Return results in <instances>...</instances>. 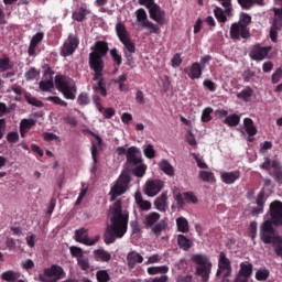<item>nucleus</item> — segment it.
Wrapping results in <instances>:
<instances>
[{"mask_svg": "<svg viewBox=\"0 0 282 282\" xmlns=\"http://www.w3.org/2000/svg\"><path fill=\"white\" fill-rule=\"evenodd\" d=\"M264 243H272L274 252L278 257L282 258V237L279 235L269 236V241L267 242L264 238H260Z\"/></svg>", "mask_w": 282, "mask_h": 282, "instance_id": "23", "label": "nucleus"}, {"mask_svg": "<svg viewBox=\"0 0 282 282\" xmlns=\"http://www.w3.org/2000/svg\"><path fill=\"white\" fill-rule=\"evenodd\" d=\"M177 246L181 248V250H184V252H188L191 248L194 246L193 240L183 234H178L176 237Z\"/></svg>", "mask_w": 282, "mask_h": 282, "instance_id": "27", "label": "nucleus"}, {"mask_svg": "<svg viewBox=\"0 0 282 282\" xmlns=\"http://www.w3.org/2000/svg\"><path fill=\"white\" fill-rule=\"evenodd\" d=\"M21 276V273L14 271H7L1 274L2 281L17 282Z\"/></svg>", "mask_w": 282, "mask_h": 282, "instance_id": "40", "label": "nucleus"}, {"mask_svg": "<svg viewBox=\"0 0 282 282\" xmlns=\"http://www.w3.org/2000/svg\"><path fill=\"white\" fill-rule=\"evenodd\" d=\"M143 154L148 160H153L155 158V149H153V145L148 144L143 148Z\"/></svg>", "mask_w": 282, "mask_h": 282, "instance_id": "57", "label": "nucleus"}, {"mask_svg": "<svg viewBox=\"0 0 282 282\" xmlns=\"http://www.w3.org/2000/svg\"><path fill=\"white\" fill-rule=\"evenodd\" d=\"M223 122L228 127H237L239 122H241V117H239V115L237 113H234V115L227 116Z\"/></svg>", "mask_w": 282, "mask_h": 282, "instance_id": "39", "label": "nucleus"}, {"mask_svg": "<svg viewBox=\"0 0 282 282\" xmlns=\"http://www.w3.org/2000/svg\"><path fill=\"white\" fill-rule=\"evenodd\" d=\"M77 265H79L80 270L84 272H89L91 270V264L89 263V258L87 256H83L77 260Z\"/></svg>", "mask_w": 282, "mask_h": 282, "instance_id": "43", "label": "nucleus"}, {"mask_svg": "<svg viewBox=\"0 0 282 282\" xmlns=\"http://www.w3.org/2000/svg\"><path fill=\"white\" fill-rule=\"evenodd\" d=\"M249 237L254 241L257 239V221H251L249 226Z\"/></svg>", "mask_w": 282, "mask_h": 282, "instance_id": "63", "label": "nucleus"}, {"mask_svg": "<svg viewBox=\"0 0 282 282\" xmlns=\"http://www.w3.org/2000/svg\"><path fill=\"white\" fill-rule=\"evenodd\" d=\"M160 214L158 212H152L148 215H145L143 224L145 228H153L160 221Z\"/></svg>", "mask_w": 282, "mask_h": 282, "instance_id": "30", "label": "nucleus"}, {"mask_svg": "<svg viewBox=\"0 0 282 282\" xmlns=\"http://www.w3.org/2000/svg\"><path fill=\"white\" fill-rule=\"evenodd\" d=\"M249 23H252V17L242 12L239 22L232 23L230 26V37L234 41H239V39H250V29H248Z\"/></svg>", "mask_w": 282, "mask_h": 282, "instance_id": "6", "label": "nucleus"}, {"mask_svg": "<svg viewBox=\"0 0 282 282\" xmlns=\"http://www.w3.org/2000/svg\"><path fill=\"white\" fill-rule=\"evenodd\" d=\"M78 45H80V40L78 39V35L69 33L61 47L59 55L64 58L74 55V52L78 50Z\"/></svg>", "mask_w": 282, "mask_h": 282, "instance_id": "12", "label": "nucleus"}, {"mask_svg": "<svg viewBox=\"0 0 282 282\" xmlns=\"http://www.w3.org/2000/svg\"><path fill=\"white\" fill-rule=\"evenodd\" d=\"M162 188H164V182L161 180H152L147 182L144 193L148 197H155Z\"/></svg>", "mask_w": 282, "mask_h": 282, "instance_id": "19", "label": "nucleus"}, {"mask_svg": "<svg viewBox=\"0 0 282 282\" xmlns=\"http://www.w3.org/2000/svg\"><path fill=\"white\" fill-rule=\"evenodd\" d=\"M270 52H272V46H261V44H256L251 47V51L249 52V57L251 58V61H265Z\"/></svg>", "mask_w": 282, "mask_h": 282, "instance_id": "15", "label": "nucleus"}, {"mask_svg": "<svg viewBox=\"0 0 282 282\" xmlns=\"http://www.w3.org/2000/svg\"><path fill=\"white\" fill-rule=\"evenodd\" d=\"M91 100L89 99V94L87 93H80L77 97V104L80 105V107H86V105H89Z\"/></svg>", "mask_w": 282, "mask_h": 282, "instance_id": "52", "label": "nucleus"}, {"mask_svg": "<svg viewBox=\"0 0 282 282\" xmlns=\"http://www.w3.org/2000/svg\"><path fill=\"white\" fill-rule=\"evenodd\" d=\"M183 197L188 204H197L198 202L197 196L193 192L183 193Z\"/></svg>", "mask_w": 282, "mask_h": 282, "instance_id": "61", "label": "nucleus"}, {"mask_svg": "<svg viewBox=\"0 0 282 282\" xmlns=\"http://www.w3.org/2000/svg\"><path fill=\"white\" fill-rule=\"evenodd\" d=\"M268 279H270V270H268L267 268H260L256 272L257 281H268Z\"/></svg>", "mask_w": 282, "mask_h": 282, "instance_id": "44", "label": "nucleus"}, {"mask_svg": "<svg viewBox=\"0 0 282 282\" xmlns=\"http://www.w3.org/2000/svg\"><path fill=\"white\" fill-rule=\"evenodd\" d=\"M109 52V44L105 41H97L95 43V51L89 53L88 65L93 72H96V76H101V72H105V59Z\"/></svg>", "mask_w": 282, "mask_h": 282, "instance_id": "3", "label": "nucleus"}, {"mask_svg": "<svg viewBox=\"0 0 282 282\" xmlns=\"http://www.w3.org/2000/svg\"><path fill=\"white\" fill-rule=\"evenodd\" d=\"M93 80L97 82V84L93 86L94 91L100 94L102 98H107V83H105V78H102V72L99 76L94 72Z\"/></svg>", "mask_w": 282, "mask_h": 282, "instance_id": "20", "label": "nucleus"}, {"mask_svg": "<svg viewBox=\"0 0 282 282\" xmlns=\"http://www.w3.org/2000/svg\"><path fill=\"white\" fill-rule=\"evenodd\" d=\"M282 30V24H279L278 22H272V25L270 28L269 36L272 41V43H276L279 39V31Z\"/></svg>", "mask_w": 282, "mask_h": 282, "instance_id": "35", "label": "nucleus"}, {"mask_svg": "<svg viewBox=\"0 0 282 282\" xmlns=\"http://www.w3.org/2000/svg\"><path fill=\"white\" fill-rule=\"evenodd\" d=\"M43 39H45L44 32H37L35 35H33L28 48L29 56H36V48L39 47V45H41Z\"/></svg>", "mask_w": 282, "mask_h": 282, "instance_id": "21", "label": "nucleus"}, {"mask_svg": "<svg viewBox=\"0 0 282 282\" xmlns=\"http://www.w3.org/2000/svg\"><path fill=\"white\" fill-rule=\"evenodd\" d=\"M75 240L77 243H84V246H96L97 241H100V236L90 239L87 229L80 228L75 230Z\"/></svg>", "mask_w": 282, "mask_h": 282, "instance_id": "17", "label": "nucleus"}, {"mask_svg": "<svg viewBox=\"0 0 282 282\" xmlns=\"http://www.w3.org/2000/svg\"><path fill=\"white\" fill-rule=\"evenodd\" d=\"M67 276L65 269L58 264H52L45 268L42 273H39L37 280L40 282H58Z\"/></svg>", "mask_w": 282, "mask_h": 282, "instance_id": "9", "label": "nucleus"}, {"mask_svg": "<svg viewBox=\"0 0 282 282\" xmlns=\"http://www.w3.org/2000/svg\"><path fill=\"white\" fill-rule=\"evenodd\" d=\"M182 63H184V59L182 58V54L176 53L171 59V65L174 69H177V67L182 66Z\"/></svg>", "mask_w": 282, "mask_h": 282, "instance_id": "53", "label": "nucleus"}, {"mask_svg": "<svg viewBox=\"0 0 282 282\" xmlns=\"http://www.w3.org/2000/svg\"><path fill=\"white\" fill-rule=\"evenodd\" d=\"M270 219L264 220L260 227V238H263L264 241L269 242L270 237L276 235L274 232V226H282V202L274 200L269 206Z\"/></svg>", "mask_w": 282, "mask_h": 282, "instance_id": "2", "label": "nucleus"}, {"mask_svg": "<svg viewBox=\"0 0 282 282\" xmlns=\"http://www.w3.org/2000/svg\"><path fill=\"white\" fill-rule=\"evenodd\" d=\"M218 268L220 270H228V269L232 268V265L230 264V259H228V257H226V252H224V251H221L219 253Z\"/></svg>", "mask_w": 282, "mask_h": 282, "instance_id": "37", "label": "nucleus"}, {"mask_svg": "<svg viewBox=\"0 0 282 282\" xmlns=\"http://www.w3.org/2000/svg\"><path fill=\"white\" fill-rule=\"evenodd\" d=\"M98 282H109L111 281V276H109V272L107 270H99L96 273Z\"/></svg>", "mask_w": 282, "mask_h": 282, "instance_id": "51", "label": "nucleus"}, {"mask_svg": "<svg viewBox=\"0 0 282 282\" xmlns=\"http://www.w3.org/2000/svg\"><path fill=\"white\" fill-rule=\"evenodd\" d=\"M131 183V176L128 173H122L117 180L116 184L110 189V202H116L120 195H124L129 191V184Z\"/></svg>", "mask_w": 282, "mask_h": 282, "instance_id": "10", "label": "nucleus"}, {"mask_svg": "<svg viewBox=\"0 0 282 282\" xmlns=\"http://www.w3.org/2000/svg\"><path fill=\"white\" fill-rule=\"evenodd\" d=\"M97 143L93 142L91 143V158H93V167H91V173H96L97 171V164H98V155H100V153L98 152V147H100V144H102V138H100V135L94 134Z\"/></svg>", "mask_w": 282, "mask_h": 282, "instance_id": "22", "label": "nucleus"}, {"mask_svg": "<svg viewBox=\"0 0 282 282\" xmlns=\"http://www.w3.org/2000/svg\"><path fill=\"white\" fill-rule=\"evenodd\" d=\"M169 199V195L166 193L161 194L154 202V206L156 210L161 213H166V200Z\"/></svg>", "mask_w": 282, "mask_h": 282, "instance_id": "32", "label": "nucleus"}, {"mask_svg": "<svg viewBox=\"0 0 282 282\" xmlns=\"http://www.w3.org/2000/svg\"><path fill=\"white\" fill-rule=\"evenodd\" d=\"M159 167L163 173H165V175H169L170 177H173V175H175V169L166 159L161 160V162L159 163Z\"/></svg>", "mask_w": 282, "mask_h": 282, "instance_id": "31", "label": "nucleus"}, {"mask_svg": "<svg viewBox=\"0 0 282 282\" xmlns=\"http://www.w3.org/2000/svg\"><path fill=\"white\" fill-rule=\"evenodd\" d=\"M127 261H128V268L130 270H133L137 263H143L144 257H142V254H140L137 251H130L127 256Z\"/></svg>", "mask_w": 282, "mask_h": 282, "instance_id": "26", "label": "nucleus"}, {"mask_svg": "<svg viewBox=\"0 0 282 282\" xmlns=\"http://www.w3.org/2000/svg\"><path fill=\"white\" fill-rule=\"evenodd\" d=\"M220 177L224 184H235L241 177V172L239 170L221 172Z\"/></svg>", "mask_w": 282, "mask_h": 282, "instance_id": "24", "label": "nucleus"}, {"mask_svg": "<svg viewBox=\"0 0 282 282\" xmlns=\"http://www.w3.org/2000/svg\"><path fill=\"white\" fill-rule=\"evenodd\" d=\"M214 15L217 21H219V23H226V21H228V18H226V13H224V9H221L220 7H216L214 9Z\"/></svg>", "mask_w": 282, "mask_h": 282, "instance_id": "48", "label": "nucleus"}, {"mask_svg": "<svg viewBox=\"0 0 282 282\" xmlns=\"http://www.w3.org/2000/svg\"><path fill=\"white\" fill-rule=\"evenodd\" d=\"M35 124H36V121H34V119H23L20 122V129L22 131L30 132V129H32V127H34Z\"/></svg>", "mask_w": 282, "mask_h": 282, "instance_id": "47", "label": "nucleus"}, {"mask_svg": "<svg viewBox=\"0 0 282 282\" xmlns=\"http://www.w3.org/2000/svg\"><path fill=\"white\" fill-rule=\"evenodd\" d=\"M108 217L110 225L104 234V241L107 246L116 243V239H122L129 230V210L122 209V200L118 199L109 207Z\"/></svg>", "mask_w": 282, "mask_h": 282, "instance_id": "1", "label": "nucleus"}, {"mask_svg": "<svg viewBox=\"0 0 282 282\" xmlns=\"http://www.w3.org/2000/svg\"><path fill=\"white\" fill-rule=\"evenodd\" d=\"M137 21L140 28H145L150 31V34H159L160 26L149 20V15H147V10L140 8L135 11Z\"/></svg>", "mask_w": 282, "mask_h": 282, "instance_id": "13", "label": "nucleus"}, {"mask_svg": "<svg viewBox=\"0 0 282 282\" xmlns=\"http://www.w3.org/2000/svg\"><path fill=\"white\" fill-rule=\"evenodd\" d=\"M93 257L95 261H100L101 263H109L111 261V253H109V251H105V249L94 250Z\"/></svg>", "mask_w": 282, "mask_h": 282, "instance_id": "28", "label": "nucleus"}, {"mask_svg": "<svg viewBox=\"0 0 282 282\" xmlns=\"http://www.w3.org/2000/svg\"><path fill=\"white\" fill-rule=\"evenodd\" d=\"M281 8H273L274 18L273 23H278L279 25H282V4H278Z\"/></svg>", "mask_w": 282, "mask_h": 282, "instance_id": "55", "label": "nucleus"}, {"mask_svg": "<svg viewBox=\"0 0 282 282\" xmlns=\"http://www.w3.org/2000/svg\"><path fill=\"white\" fill-rule=\"evenodd\" d=\"M12 69H14V62L10 59V56L0 57V73L4 74V72H12Z\"/></svg>", "mask_w": 282, "mask_h": 282, "instance_id": "29", "label": "nucleus"}, {"mask_svg": "<svg viewBox=\"0 0 282 282\" xmlns=\"http://www.w3.org/2000/svg\"><path fill=\"white\" fill-rule=\"evenodd\" d=\"M39 74H40L39 70H36V68L33 67L25 73V78L26 80H34V78H36Z\"/></svg>", "mask_w": 282, "mask_h": 282, "instance_id": "64", "label": "nucleus"}, {"mask_svg": "<svg viewBox=\"0 0 282 282\" xmlns=\"http://www.w3.org/2000/svg\"><path fill=\"white\" fill-rule=\"evenodd\" d=\"M145 8L149 10L150 19H152V21H155L158 25H164L166 11H164L160 4L155 3V0Z\"/></svg>", "mask_w": 282, "mask_h": 282, "instance_id": "14", "label": "nucleus"}, {"mask_svg": "<svg viewBox=\"0 0 282 282\" xmlns=\"http://www.w3.org/2000/svg\"><path fill=\"white\" fill-rule=\"evenodd\" d=\"M252 94H254V90L252 89V87L248 86L237 94V98H239L240 100H243V102H250V98H252Z\"/></svg>", "mask_w": 282, "mask_h": 282, "instance_id": "34", "label": "nucleus"}, {"mask_svg": "<svg viewBox=\"0 0 282 282\" xmlns=\"http://www.w3.org/2000/svg\"><path fill=\"white\" fill-rule=\"evenodd\" d=\"M110 56L117 67L122 65V55L118 54V48L110 50Z\"/></svg>", "mask_w": 282, "mask_h": 282, "instance_id": "49", "label": "nucleus"}, {"mask_svg": "<svg viewBox=\"0 0 282 282\" xmlns=\"http://www.w3.org/2000/svg\"><path fill=\"white\" fill-rule=\"evenodd\" d=\"M166 221L160 220L159 223L152 226V232H154L156 237H160V235H162V230H166Z\"/></svg>", "mask_w": 282, "mask_h": 282, "instance_id": "45", "label": "nucleus"}, {"mask_svg": "<svg viewBox=\"0 0 282 282\" xmlns=\"http://www.w3.org/2000/svg\"><path fill=\"white\" fill-rule=\"evenodd\" d=\"M184 74H186L191 80H199L202 74H204V68L202 67V64L194 62L184 68Z\"/></svg>", "mask_w": 282, "mask_h": 282, "instance_id": "18", "label": "nucleus"}, {"mask_svg": "<svg viewBox=\"0 0 282 282\" xmlns=\"http://www.w3.org/2000/svg\"><path fill=\"white\" fill-rule=\"evenodd\" d=\"M282 80V65L276 68L273 74L271 75V83L272 85H278Z\"/></svg>", "mask_w": 282, "mask_h": 282, "instance_id": "50", "label": "nucleus"}, {"mask_svg": "<svg viewBox=\"0 0 282 282\" xmlns=\"http://www.w3.org/2000/svg\"><path fill=\"white\" fill-rule=\"evenodd\" d=\"M254 270V265L250 262H241L240 269L234 280V282H248L250 281V276H252V272Z\"/></svg>", "mask_w": 282, "mask_h": 282, "instance_id": "16", "label": "nucleus"}, {"mask_svg": "<svg viewBox=\"0 0 282 282\" xmlns=\"http://www.w3.org/2000/svg\"><path fill=\"white\" fill-rule=\"evenodd\" d=\"M260 169H262L263 171H272V173H270V175H272V177H274L275 182H278V184H282V166H281V162H279V160H270V158H264L263 163L260 164Z\"/></svg>", "mask_w": 282, "mask_h": 282, "instance_id": "11", "label": "nucleus"}, {"mask_svg": "<svg viewBox=\"0 0 282 282\" xmlns=\"http://www.w3.org/2000/svg\"><path fill=\"white\" fill-rule=\"evenodd\" d=\"M55 87L63 94L66 100H76V83L67 75H57L55 77Z\"/></svg>", "mask_w": 282, "mask_h": 282, "instance_id": "7", "label": "nucleus"}, {"mask_svg": "<svg viewBox=\"0 0 282 282\" xmlns=\"http://www.w3.org/2000/svg\"><path fill=\"white\" fill-rule=\"evenodd\" d=\"M127 164L128 169H131V172L135 177H144L147 175V164L142 160V152L135 147H130L127 152Z\"/></svg>", "mask_w": 282, "mask_h": 282, "instance_id": "4", "label": "nucleus"}, {"mask_svg": "<svg viewBox=\"0 0 282 282\" xmlns=\"http://www.w3.org/2000/svg\"><path fill=\"white\" fill-rule=\"evenodd\" d=\"M193 263H196V276L202 278V282L210 281V272H213V262L210 258L204 253H195L192 256Z\"/></svg>", "mask_w": 282, "mask_h": 282, "instance_id": "5", "label": "nucleus"}, {"mask_svg": "<svg viewBox=\"0 0 282 282\" xmlns=\"http://www.w3.org/2000/svg\"><path fill=\"white\" fill-rule=\"evenodd\" d=\"M69 252H70V256L74 258V259H77V261L85 257V251H83V248L80 247H76V246H70L69 247Z\"/></svg>", "mask_w": 282, "mask_h": 282, "instance_id": "46", "label": "nucleus"}, {"mask_svg": "<svg viewBox=\"0 0 282 282\" xmlns=\"http://www.w3.org/2000/svg\"><path fill=\"white\" fill-rule=\"evenodd\" d=\"M242 10H250L254 6H263V0H237Z\"/></svg>", "mask_w": 282, "mask_h": 282, "instance_id": "33", "label": "nucleus"}, {"mask_svg": "<svg viewBox=\"0 0 282 282\" xmlns=\"http://www.w3.org/2000/svg\"><path fill=\"white\" fill-rule=\"evenodd\" d=\"M54 87V82H51V79L48 80H41L40 82V89L41 91H52Z\"/></svg>", "mask_w": 282, "mask_h": 282, "instance_id": "56", "label": "nucleus"}, {"mask_svg": "<svg viewBox=\"0 0 282 282\" xmlns=\"http://www.w3.org/2000/svg\"><path fill=\"white\" fill-rule=\"evenodd\" d=\"M210 113H213V108H205L200 117L202 122H210V120H213V116H210Z\"/></svg>", "mask_w": 282, "mask_h": 282, "instance_id": "58", "label": "nucleus"}, {"mask_svg": "<svg viewBox=\"0 0 282 282\" xmlns=\"http://www.w3.org/2000/svg\"><path fill=\"white\" fill-rule=\"evenodd\" d=\"M48 102H53L54 105H59L61 107H67V101L61 99L58 96H50L46 98Z\"/></svg>", "mask_w": 282, "mask_h": 282, "instance_id": "59", "label": "nucleus"}, {"mask_svg": "<svg viewBox=\"0 0 282 282\" xmlns=\"http://www.w3.org/2000/svg\"><path fill=\"white\" fill-rule=\"evenodd\" d=\"M243 124L248 135H254L258 132L257 127L254 126V121H252V119L245 118Z\"/></svg>", "mask_w": 282, "mask_h": 282, "instance_id": "41", "label": "nucleus"}, {"mask_svg": "<svg viewBox=\"0 0 282 282\" xmlns=\"http://www.w3.org/2000/svg\"><path fill=\"white\" fill-rule=\"evenodd\" d=\"M199 177L203 182H215V174L209 171H200Z\"/></svg>", "mask_w": 282, "mask_h": 282, "instance_id": "54", "label": "nucleus"}, {"mask_svg": "<svg viewBox=\"0 0 282 282\" xmlns=\"http://www.w3.org/2000/svg\"><path fill=\"white\" fill-rule=\"evenodd\" d=\"M257 207H253L251 213L252 215H261L263 213V207L265 206V191H260L256 199Z\"/></svg>", "mask_w": 282, "mask_h": 282, "instance_id": "25", "label": "nucleus"}, {"mask_svg": "<svg viewBox=\"0 0 282 282\" xmlns=\"http://www.w3.org/2000/svg\"><path fill=\"white\" fill-rule=\"evenodd\" d=\"M91 11L80 7L77 11L73 12V19L74 21H77L78 23H83L85 21V18L87 14H90Z\"/></svg>", "mask_w": 282, "mask_h": 282, "instance_id": "36", "label": "nucleus"}, {"mask_svg": "<svg viewBox=\"0 0 282 282\" xmlns=\"http://www.w3.org/2000/svg\"><path fill=\"white\" fill-rule=\"evenodd\" d=\"M257 74L252 69H247L242 74L243 83H251L252 78H254Z\"/></svg>", "mask_w": 282, "mask_h": 282, "instance_id": "62", "label": "nucleus"}, {"mask_svg": "<svg viewBox=\"0 0 282 282\" xmlns=\"http://www.w3.org/2000/svg\"><path fill=\"white\" fill-rule=\"evenodd\" d=\"M87 191H88L87 185L83 184L79 196L77 197V200L75 203L76 206H80V204H83V200L85 199V197L87 195Z\"/></svg>", "mask_w": 282, "mask_h": 282, "instance_id": "60", "label": "nucleus"}, {"mask_svg": "<svg viewBox=\"0 0 282 282\" xmlns=\"http://www.w3.org/2000/svg\"><path fill=\"white\" fill-rule=\"evenodd\" d=\"M176 226H177L178 232H188L191 230L188 226V220L184 217H178L176 219Z\"/></svg>", "mask_w": 282, "mask_h": 282, "instance_id": "42", "label": "nucleus"}, {"mask_svg": "<svg viewBox=\"0 0 282 282\" xmlns=\"http://www.w3.org/2000/svg\"><path fill=\"white\" fill-rule=\"evenodd\" d=\"M134 197L140 210H151V202L142 199V194L137 193Z\"/></svg>", "mask_w": 282, "mask_h": 282, "instance_id": "38", "label": "nucleus"}, {"mask_svg": "<svg viewBox=\"0 0 282 282\" xmlns=\"http://www.w3.org/2000/svg\"><path fill=\"white\" fill-rule=\"evenodd\" d=\"M115 30L120 43L123 45V54H135V43L131 41V33L127 31V25L118 22Z\"/></svg>", "mask_w": 282, "mask_h": 282, "instance_id": "8", "label": "nucleus"}]
</instances>
